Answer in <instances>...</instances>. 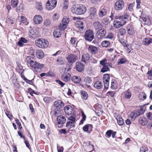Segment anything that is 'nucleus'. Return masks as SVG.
Returning <instances> with one entry per match:
<instances>
[{
    "label": "nucleus",
    "mask_w": 152,
    "mask_h": 152,
    "mask_svg": "<svg viewBox=\"0 0 152 152\" xmlns=\"http://www.w3.org/2000/svg\"><path fill=\"white\" fill-rule=\"evenodd\" d=\"M129 17V15L127 13L119 17H117L116 19H119L120 21L118 20L114 21L113 25L114 28H118L125 25L126 21L124 20L127 19Z\"/></svg>",
    "instance_id": "nucleus-1"
},
{
    "label": "nucleus",
    "mask_w": 152,
    "mask_h": 152,
    "mask_svg": "<svg viewBox=\"0 0 152 152\" xmlns=\"http://www.w3.org/2000/svg\"><path fill=\"white\" fill-rule=\"evenodd\" d=\"M71 10L74 13L77 15H81L86 12V8L84 5L82 4H77L71 8Z\"/></svg>",
    "instance_id": "nucleus-2"
},
{
    "label": "nucleus",
    "mask_w": 152,
    "mask_h": 152,
    "mask_svg": "<svg viewBox=\"0 0 152 152\" xmlns=\"http://www.w3.org/2000/svg\"><path fill=\"white\" fill-rule=\"evenodd\" d=\"M35 42L37 46L42 48H47L48 44V41L43 38L37 39Z\"/></svg>",
    "instance_id": "nucleus-3"
},
{
    "label": "nucleus",
    "mask_w": 152,
    "mask_h": 152,
    "mask_svg": "<svg viewBox=\"0 0 152 152\" xmlns=\"http://www.w3.org/2000/svg\"><path fill=\"white\" fill-rule=\"evenodd\" d=\"M124 2L123 0H118L115 3L114 8L115 10L119 11L124 8Z\"/></svg>",
    "instance_id": "nucleus-4"
},
{
    "label": "nucleus",
    "mask_w": 152,
    "mask_h": 152,
    "mask_svg": "<svg viewBox=\"0 0 152 152\" xmlns=\"http://www.w3.org/2000/svg\"><path fill=\"white\" fill-rule=\"evenodd\" d=\"M84 37L86 40L91 41L94 38L93 31L90 30L86 31L84 34Z\"/></svg>",
    "instance_id": "nucleus-5"
},
{
    "label": "nucleus",
    "mask_w": 152,
    "mask_h": 152,
    "mask_svg": "<svg viewBox=\"0 0 152 152\" xmlns=\"http://www.w3.org/2000/svg\"><path fill=\"white\" fill-rule=\"evenodd\" d=\"M57 4L56 0H48L46 4V8L48 10L54 9Z\"/></svg>",
    "instance_id": "nucleus-6"
},
{
    "label": "nucleus",
    "mask_w": 152,
    "mask_h": 152,
    "mask_svg": "<svg viewBox=\"0 0 152 152\" xmlns=\"http://www.w3.org/2000/svg\"><path fill=\"white\" fill-rule=\"evenodd\" d=\"M67 59L69 63L73 64L77 61V58L76 55L70 54L67 56Z\"/></svg>",
    "instance_id": "nucleus-7"
},
{
    "label": "nucleus",
    "mask_w": 152,
    "mask_h": 152,
    "mask_svg": "<svg viewBox=\"0 0 152 152\" xmlns=\"http://www.w3.org/2000/svg\"><path fill=\"white\" fill-rule=\"evenodd\" d=\"M106 34V32L104 29L99 30L96 33V36L98 39H101L104 37Z\"/></svg>",
    "instance_id": "nucleus-8"
},
{
    "label": "nucleus",
    "mask_w": 152,
    "mask_h": 152,
    "mask_svg": "<svg viewBox=\"0 0 152 152\" xmlns=\"http://www.w3.org/2000/svg\"><path fill=\"white\" fill-rule=\"evenodd\" d=\"M64 105V103L62 101L60 100H58L55 101L54 103V106L56 108L57 111H58L59 109L63 107Z\"/></svg>",
    "instance_id": "nucleus-9"
},
{
    "label": "nucleus",
    "mask_w": 152,
    "mask_h": 152,
    "mask_svg": "<svg viewBox=\"0 0 152 152\" xmlns=\"http://www.w3.org/2000/svg\"><path fill=\"white\" fill-rule=\"evenodd\" d=\"M38 32L35 28L32 29L29 31V35L31 38H36L38 36Z\"/></svg>",
    "instance_id": "nucleus-10"
},
{
    "label": "nucleus",
    "mask_w": 152,
    "mask_h": 152,
    "mask_svg": "<svg viewBox=\"0 0 152 152\" xmlns=\"http://www.w3.org/2000/svg\"><path fill=\"white\" fill-rule=\"evenodd\" d=\"M58 123L59 124H61L60 127H62V125L65 123L66 119L64 116L62 115L58 116L57 118Z\"/></svg>",
    "instance_id": "nucleus-11"
},
{
    "label": "nucleus",
    "mask_w": 152,
    "mask_h": 152,
    "mask_svg": "<svg viewBox=\"0 0 152 152\" xmlns=\"http://www.w3.org/2000/svg\"><path fill=\"white\" fill-rule=\"evenodd\" d=\"M71 75L69 73L64 72L62 74L61 79L62 80L65 82H67L70 80Z\"/></svg>",
    "instance_id": "nucleus-12"
},
{
    "label": "nucleus",
    "mask_w": 152,
    "mask_h": 152,
    "mask_svg": "<svg viewBox=\"0 0 152 152\" xmlns=\"http://www.w3.org/2000/svg\"><path fill=\"white\" fill-rule=\"evenodd\" d=\"M76 69L79 72H81L84 69V65L81 62H77L76 63Z\"/></svg>",
    "instance_id": "nucleus-13"
},
{
    "label": "nucleus",
    "mask_w": 152,
    "mask_h": 152,
    "mask_svg": "<svg viewBox=\"0 0 152 152\" xmlns=\"http://www.w3.org/2000/svg\"><path fill=\"white\" fill-rule=\"evenodd\" d=\"M89 16L91 18H94L96 15V9L94 7L90 8L89 10Z\"/></svg>",
    "instance_id": "nucleus-14"
},
{
    "label": "nucleus",
    "mask_w": 152,
    "mask_h": 152,
    "mask_svg": "<svg viewBox=\"0 0 152 152\" xmlns=\"http://www.w3.org/2000/svg\"><path fill=\"white\" fill-rule=\"evenodd\" d=\"M75 26L80 31H82L84 30V23L83 22L80 21H77Z\"/></svg>",
    "instance_id": "nucleus-15"
},
{
    "label": "nucleus",
    "mask_w": 152,
    "mask_h": 152,
    "mask_svg": "<svg viewBox=\"0 0 152 152\" xmlns=\"http://www.w3.org/2000/svg\"><path fill=\"white\" fill-rule=\"evenodd\" d=\"M138 122L141 125L145 126L147 124L148 121L146 118L141 117L139 118Z\"/></svg>",
    "instance_id": "nucleus-16"
},
{
    "label": "nucleus",
    "mask_w": 152,
    "mask_h": 152,
    "mask_svg": "<svg viewBox=\"0 0 152 152\" xmlns=\"http://www.w3.org/2000/svg\"><path fill=\"white\" fill-rule=\"evenodd\" d=\"M126 29L128 34L130 35H133L135 33V31L132 25H128L126 27Z\"/></svg>",
    "instance_id": "nucleus-17"
},
{
    "label": "nucleus",
    "mask_w": 152,
    "mask_h": 152,
    "mask_svg": "<svg viewBox=\"0 0 152 152\" xmlns=\"http://www.w3.org/2000/svg\"><path fill=\"white\" fill-rule=\"evenodd\" d=\"M84 82L85 84L88 87H90L91 85L92 84V81L91 77H87L84 79Z\"/></svg>",
    "instance_id": "nucleus-18"
},
{
    "label": "nucleus",
    "mask_w": 152,
    "mask_h": 152,
    "mask_svg": "<svg viewBox=\"0 0 152 152\" xmlns=\"http://www.w3.org/2000/svg\"><path fill=\"white\" fill-rule=\"evenodd\" d=\"M115 117L119 125L122 126L124 124L123 119L119 115H116L115 116Z\"/></svg>",
    "instance_id": "nucleus-19"
},
{
    "label": "nucleus",
    "mask_w": 152,
    "mask_h": 152,
    "mask_svg": "<svg viewBox=\"0 0 152 152\" xmlns=\"http://www.w3.org/2000/svg\"><path fill=\"white\" fill-rule=\"evenodd\" d=\"M42 17L40 15H35L34 18V21L36 24H39L42 21Z\"/></svg>",
    "instance_id": "nucleus-20"
},
{
    "label": "nucleus",
    "mask_w": 152,
    "mask_h": 152,
    "mask_svg": "<svg viewBox=\"0 0 152 152\" xmlns=\"http://www.w3.org/2000/svg\"><path fill=\"white\" fill-rule=\"evenodd\" d=\"M65 113L68 115H71L73 111L72 108L70 106H66L64 108Z\"/></svg>",
    "instance_id": "nucleus-21"
},
{
    "label": "nucleus",
    "mask_w": 152,
    "mask_h": 152,
    "mask_svg": "<svg viewBox=\"0 0 152 152\" xmlns=\"http://www.w3.org/2000/svg\"><path fill=\"white\" fill-rule=\"evenodd\" d=\"M126 33V31L124 28H121L119 29L117 35L118 38H120L121 37V36H124Z\"/></svg>",
    "instance_id": "nucleus-22"
},
{
    "label": "nucleus",
    "mask_w": 152,
    "mask_h": 152,
    "mask_svg": "<svg viewBox=\"0 0 152 152\" xmlns=\"http://www.w3.org/2000/svg\"><path fill=\"white\" fill-rule=\"evenodd\" d=\"M152 42V39L150 37H146L144 38L143 41V44L145 45H148Z\"/></svg>",
    "instance_id": "nucleus-23"
},
{
    "label": "nucleus",
    "mask_w": 152,
    "mask_h": 152,
    "mask_svg": "<svg viewBox=\"0 0 152 152\" xmlns=\"http://www.w3.org/2000/svg\"><path fill=\"white\" fill-rule=\"evenodd\" d=\"M88 49L89 51L92 54L96 53L98 50V49L96 47L92 45H90L88 47Z\"/></svg>",
    "instance_id": "nucleus-24"
},
{
    "label": "nucleus",
    "mask_w": 152,
    "mask_h": 152,
    "mask_svg": "<svg viewBox=\"0 0 152 152\" xmlns=\"http://www.w3.org/2000/svg\"><path fill=\"white\" fill-rule=\"evenodd\" d=\"M94 28L96 30L98 29H102V24L99 22L97 21L94 23Z\"/></svg>",
    "instance_id": "nucleus-25"
},
{
    "label": "nucleus",
    "mask_w": 152,
    "mask_h": 152,
    "mask_svg": "<svg viewBox=\"0 0 152 152\" xmlns=\"http://www.w3.org/2000/svg\"><path fill=\"white\" fill-rule=\"evenodd\" d=\"M107 12V10L106 8H102L99 11V15L100 17H103L106 15Z\"/></svg>",
    "instance_id": "nucleus-26"
},
{
    "label": "nucleus",
    "mask_w": 152,
    "mask_h": 152,
    "mask_svg": "<svg viewBox=\"0 0 152 152\" xmlns=\"http://www.w3.org/2000/svg\"><path fill=\"white\" fill-rule=\"evenodd\" d=\"M44 53L40 50H37L36 52V56L39 58L41 59L44 57Z\"/></svg>",
    "instance_id": "nucleus-27"
},
{
    "label": "nucleus",
    "mask_w": 152,
    "mask_h": 152,
    "mask_svg": "<svg viewBox=\"0 0 152 152\" xmlns=\"http://www.w3.org/2000/svg\"><path fill=\"white\" fill-rule=\"evenodd\" d=\"M72 80L75 83H80L81 80V79L79 77L75 76L72 77Z\"/></svg>",
    "instance_id": "nucleus-28"
},
{
    "label": "nucleus",
    "mask_w": 152,
    "mask_h": 152,
    "mask_svg": "<svg viewBox=\"0 0 152 152\" xmlns=\"http://www.w3.org/2000/svg\"><path fill=\"white\" fill-rule=\"evenodd\" d=\"M61 30L56 29L53 32V34L54 37H55L58 38L61 36Z\"/></svg>",
    "instance_id": "nucleus-29"
},
{
    "label": "nucleus",
    "mask_w": 152,
    "mask_h": 152,
    "mask_svg": "<svg viewBox=\"0 0 152 152\" xmlns=\"http://www.w3.org/2000/svg\"><path fill=\"white\" fill-rule=\"evenodd\" d=\"M75 122L69 121L66 124V127L69 129H70L74 127H75Z\"/></svg>",
    "instance_id": "nucleus-30"
},
{
    "label": "nucleus",
    "mask_w": 152,
    "mask_h": 152,
    "mask_svg": "<svg viewBox=\"0 0 152 152\" xmlns=\"http://www.w3.org/2000/svg\"><path fill=\"white\" fill-rule=\"evenodd\" d=\"M94 86L96 88L100 89L102 87L103 85L101 82L99 81H97L94 84Z\"/></svg>",
    "instance_id": "nucleus-31"
},
{
    "label": "nucleus",
    "mask_w": 152,
    "mask_h": 152,
    "mask_svg": "<svg viewBox=\"0 0 152 152\" xmlns=\"http://www.w3.org/2000/svg\"><path fill=\"white\" fill-rule=\"evenodd\" d=\"M82 98L85 100H86L88 97V95L86 92L84 91H81Z\"/></svg>",
    "instance_id": "nucleus-32"
},
{
    "label": "nucleus",
    "mask_w": 152,
    "mask_h": 152,
    "mask_svg": "<svg viewBox=\"0 0 152 152\" xmlns=\"http://www.w3.org/2000/svg\"><path fill=\"white\" fill-rule=\"evenodd\" d=\"M44 66V64H40L38 62L34 69L36 71L38 70L40 71L41 70V69H42Z\"/></svg>",
    "instance_id": "nucleus-33"
},
{
    "label": "nucleus",
    "mask_w": 152,
    "mask_h": 152,
    "mask_svg": "<svg viewBox=\"0 0 152 152\" xmlns=\"http://www.w3.org/2000/svg\"><path fill=\"white\" fill-rule=\"evenodd\" d=\"M140 100H144L146 99V95L144 93H140L138 96Z\"/></svg>",
    "instance_id": "nucleus-34"
},
{
    "label": "nucleus",
    "mask_w": 152,
    "mask_h": 152,
    "mask_svg": "<svg viewBox=\"0 0 152 152\" xmlns=\"http://www.w3.org/2000/svg\"><path fill=\"white\" fill-rule=\"evenodd\" d=\"M125 97L128 99L130 98L131 96V93L129 89H128L124 93Z\"/></svg>",
    "instance_id": "nucleus-35"
},
{
    "label": "nucleus",
    "mask_w": 152,
    "mask_h": 152,
    "mask_svg": "<svg viewBox=\"0 0 152 152\" xmlns=\"http://www.w3.org/2000/svg\"><path fill=\"white\" fill-rule=\"evenodd\" d=\"M24 7L22 4H20L16 8V11L18 12H23L24 10Z\"/></svg>",
    "instance_id": "nucleus-36"
},
{
    "label": "nucleus",
    "mask_w": 152,
    "mask_h": 152,
    "mask_svg": "<svg viewBox=\"0 0 152 152\" xmlns=\"http://www.w3.org/2000/svg\"><path fill=\"white\" fill-rule=\"evenodd\" d=\"M110 76L108 74H106L103 75V82H107L109 81L110 80Z\"/></svg>",
    "instance_id": "nucleus-37"
},
{
    "label": "nucleus",
    "mask_w": 152,
    "mask_h": 152,
    "mask_svg": "<svg viewBox=\"0 0 152 152\" xmlns=\"http://www.w3.org/2000/svg\"><path fill=\"white\" fill-rule=\"evenodd\" d=\"M103 67L101 70V72L104 73L109 71L110 69L107 65H105L103 66Z\"/></svg>",
    "instance_id": "nucleus-38"
},
{
    "label": "nucleus",
    "mask_w": 152,
    "mask_h": 152,
    "mask_svg": "<svg viewBox=\"0 0 152 152\" xmlns=\"http://www.w3.org/2000/svg\"><path fill=\"white\" fill-rule=\"evenodd\" d=\"M131 115V118L133 120H134L136 118L140 116L139 114L137 111L134 112L132 114V115Z\"/></svg>",
    "instance_id": "nucleus-39"
},
{
    "label": "nucleus",
    "mask_w": 152,
    "mask_h": 152,
    "mask_svg": "<svg viewBox=\"0 0 152 152\" xmlns=\"http://www.w3.org/2000/svg\"><path fill=\"white\" fill-rule=\"evenodd\" d=\"M110 42L107 41H103L101 43L103 47H107L110 45Z\"/></svg>",
    "instance_id": "nucleus-40"
},
{
    "label": "nucleus",
    "mask_w": 152,
    "mask_h": 152,
    "mask_svg": "<svg viewBox=\"0 0 152 152\" xmlns=\"http://www.w3.org/2000/svg\"><path fill=\"white\" fill-rule=\"evenodd\" d=\"M67 26V25L66 24L61 23L59 25L58 28L60 30L63 31L66 28Z\"/></svg>",
    "instance_id": "nucleus-41"
},
{
    "label": "nucleus",
    "mask_w": 152,
    "mask_h": 152,
    "mask_svg": "<svg viewBox=\"0 0 152 152\" xmlns=\"http://www.w3.org/2000/svg\"><path fill=\"white\" fill-rule=\"evenodd\" d=\"M142 20L143 21L145 22V24L148 25H149L151 23V20L149 18H142Z\"/></svg>",
    "instance_id": "nucleus-42"
},
{
    "label": "nucleus",
    "mask_w": 152,
    "mask_h": 152,
    "mask_svg": "<svg viewBox=\"0 0 152 152\" xmlns=\"http://www.w3.org/2000/svg\"><path fill=\"white\" fill-rule=\"evenodd\" d=\"M18 20L20 22L25 23L26 22V19L25 17L22 16H18Z\"/></svg>",
    "instance_id": "nucleus-43"
},
{
    "label": "nucleus",
    "mask_w": 152,
    "mask_h": 152,
    "mask_svg": "<svg viewBox=\"0 0 152 152\" xmlns=\"http://www.w3.org/2000/svg\"><path fill=\"white\" fill-rule=\"evenodd\" d=\"M11 5L14 7H16L18 5V0H12L11 1Z\"/></svg>",
    "instance_id": "nucleus-44"
},
{
    "label": "nucleus",
    "mask_w": 152,
    "mask_h": 152,
    "mask_svg": "<svg viewBox=\"0 0 152 152\" xmlns=\"http://www.w3.org/2000/svg\"><path fill=\"white\" fill-rule=\"evenodd\" d=\"M69 18H68L66 17H64L61 23L63 24H65L67 25L69 22Z\"/></svg>",
    "instance_id": "nucleus-45"
},
{
    "label": "nucleus",
    "mask_w": 152,
    "mask_h": 152,
    "mask_svg": "<svg viewBox=\"0 0 152 152\" xmlns=\"http://www.w3.org/2000/svg\"><path fill=\"white\" fill-rule=\"evenodd\" d=\"M76 116L75 115L73 114L68 117V119L72 122H75L76 121Z\"/></svg>",
    "instance_id": "nucleus-46"
},
{
    "label": "nucleus",
    "mask_w": 152,
    "mask_h": 152,
    "mask_svg": "<svg viewBox=\"0 0 152 152\" xmlns=\"http://www.w3.org/2000/svg\"><path fill=\"white\" fill-rule=\"evenodd\" d=\"M64 9H66L68 6V0L64 1L62 5Z\"/></svg>",
    "instance_id": "nucleus-47"
},
{
    "label": "nucleus",
    "mask_w": 152,
    "mask_h": 152,
    "mask_svg": "<svg viewBox=\"0 0 152 152\" xmlns=\"http://www.w3.org/2000/svg\"><path fill=\"white\" fill-rule=\"evenodd\" d=\"M115 92L114 91H109L106 94V95L108 96H110L111 97H113L114 95L115 94Z\"/></svg>",
    "instance_id": "nucleus-48"
},
{
    "label": "nucleus",
    "mask_w": 152,
    "mask_h": 152,
    "mask_svg": "<svg viewBox=\"0 0 152 152\" xmlns=\"http://www.w3.org/2000/svg\"><path fill=\"white\" fill-rule=\"evenodd\" d=\"M37 63L38 62L35 61H33L31 62H30V65L31 67L35 69Z\"/></svg>",
    "instance_id": "nucleus-49"
},
{
    "label": "nucleus",
    "mask_w": 152,
    "mask_h": 152,
    "mask_svg": "<svg viewBox=\"0 0 152 152\" xmlns=\"http://www.w3.org/2000/svg\"><path fill=\"white\" fill-rule=\"evenodd\" d=\"M116 87V81L115 80L112 79L111 82V87L113 88H115Z\"/></svg>",
    "instance_id": "nucleus-50"
},
{
    "label": "nucleus",
    "mask_w": 152,
    "mask_h": 152,
    "mask_svg": "<svg viewBox=\"0 0 152 152\" xmlns=\"http://www.w3.org/2000/svg\"><path fill=\"white\" fill-rule=\"evenodd\" d=\"M56 62L57 63V64L59 65L63 64L64 63V61L61 57L58 58L56 60Z\"/></svg>",
    "instance_id": "nucleus-51"
},
{
    "label": "nucleus",
    "mask_w": 152,
    "mask_h": 152,
    "mask_svg": "<svg viewBox=\"0 0 152 152\" xmlns=\"http://www.w3.org/2000/svg\"><path fill=\"white\" fill-rule=\"evenodd\" d=\"M126 59L124 58H122L119 60V61L118 62V64H122L126 62Z\"/></svg>",
    "instance_id": "nucleus-52"
},
{
    "label": "nucleus",
    "mask_w": 152,
    "mask_h": 152,
    "mask_svg": "<svg viewBox=\"0 0 152 152\" xmlns=\"http://www.w3.org/2000/svg\"><path fill=\"white\" fill-rule=\"evenodd\" d=\"M125 49L128 51L129 53H130L131 49V45H126L124 46Z\"/></svg>",
    "instance_id": "nucleus-53"
},
{
    "label": "nucleus",
    "mask_w": 152,
    "mask_h": 152,
    "mask_svg": "<svg viewBox=\"0 0 152 152\" xmlns=\"http://www.w3.org/2000/svg\"><path fill=\"white\" fill-rule=\"evenodd\" d=\"M36 7L37 9L39 10H41L43 9L42 4L40 3H37L36 4Z\"/></svg>",
    "instance_id": "nucleus-54"
},
{
    "label": "nucleus",
    "mask_w": 152,
    "mask_h": 152,
    "mask_svg": "<svg viewBox=\"0 0 152 152\" xmlns=\"http://www.w3.org/2000/svg\"><path fill=\"white\" fill-rule=\"evenodd\" d=\"M47 76L54 77L55 76L54 73L51 71H50L46 73Z\"/></svg>",
    "instance_id": "nucleus-55"
},
{
    "label": "nucleus",
    "mask_w": 152,
    "mask_h": 152,
    "mask_svg": "<svg viewBox=\"0 0 152 152\" xmlns=\"http://www.w3.org/2000/svg\"><path fill=\"white\" fill-rule=\"evenodd\" d=\"M148 151L147 147L143 146L141 147L140 149V152H146Z\"/></svg>",
    "instance_id": "nucleus-56"
},
{
    "label": "nucleus",
    "mask_w": 152,
    "mask_h": 152,
    "mask_svg": "<svg viewBox=\"0 0 152 152\" xmlns=\"http://www.w3.org/2000/svg\"><path fill=\"white\" fill-rule=\"evenodd\" d=\"M82 115V118L80 121V122H81V124H83V121H84L86 119V115L84 114V113L83 112H81Z\"/></svg>",
    "instance_id": "nucleus-57"
},
{
    "label": "nucleus",
    "mask_w": 152,
    "mask_h": 152,
    "mask_svg": "<svg viewBox=\"0 0 152 152\" xmlns=\"http://www.w3.org/2000/svg\"><path fill=\"white\" fill-rule=\"evenodd\" d=\"M30 56H28L26 58V61L27 63L29 64H30V62H31L33 60H32Z\"/></svg>",
    "instance_id": "nucleus-58"
},
{
    "label": "nucleus",
    "mask_w": 152,
    "mask_h": 152,
    "mask_svg": "<svg viewBox=\"0 0 152 152\" xmlns=\"http://www.w3.org/2000/svg\"><path fill=\"white\" fill-rule=\"evenodd\" d=\"M51 23V21L49 19H47L44 22V25L46 26H48L50 25Z\"/></svg>",
    "instance_id": "nucleus-59"
},
{
    "label": "nucleus",
    "mask_w": 152,
    "mask_h": 152,
    "mask_svg": "<svg viewBox=\"0 0 152 152\" xmlns=\"http://www.w3.org/2000/svg\"><path fill=\"white\" fill-rule=\"evenodd\" d=\"M24 80L27 83L31 84V85H32L33 84V82L32 81V80H28L24 76Z\"/></svg>",
    "instance_id": "nucleus-60"
},
{
    "label": "nucleus",
    "mask_w": 152,
    "mask_h": 152,
    "mask_svg": "<svg viewBox=\"0 0 152 152\" xmlns=\"http://www.w3.org/2000/svg\"><path fill=\"white\" fill-rule=\"evenodd\" d=\"M83 56L87 61L90 58V56L88 53L84 54Z\"/></svg>",
    "instance_id": "nucleus-61"
},
{
    "label": "nucleus",
    "mask_w": 152,
    "mask_h": 152,
    "mask_svg": "<svg viewBox=\"0 0 152 152\" xmlns=\"http://www.w3.org/2000/svg\"><path fill=\"white\" fill-rule=\"evenodd\" d=\"M134 4L133 3L130 4L128 6V9L130 11H133V7L134 6Z\"/></svg>",
    "instance_id": "nucleus-62"
},
{
    "label": "nucleus",
    "mask_w": 152,
    "mask_h": 152,
    "mask_svg": "<svg viewBox=\"0 0 152 152\" xmlns=\"http://www.w3.org/2000/svg\"><path fill=\"white\" fill-rule=\"evenodd\" d=\"M56 82L59 85H60L61 87H63L65 85V83H63L62 81L59 80H56Z\"/></svg>",
    "instance_id": "nucleus-63"
},
{
    "label": "nucleus",
    "mask_w": 152,
    "mask_h": 152,
    "mask_svg": "<svg viewBox=\"0 0 152 152\" xmlns=\"http://www.w3.org/2000/svg\"><path fill=\"white\" fill-rule=\"evenodd\" d=\"M57 147L58 152H63V147H60L59 145L57 144Z\"/></svg>",
    "instance_id": "nucleus-64"
}]
</instances>
